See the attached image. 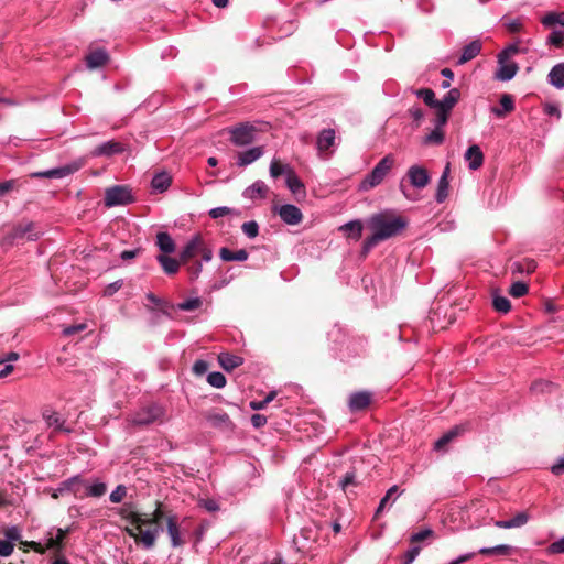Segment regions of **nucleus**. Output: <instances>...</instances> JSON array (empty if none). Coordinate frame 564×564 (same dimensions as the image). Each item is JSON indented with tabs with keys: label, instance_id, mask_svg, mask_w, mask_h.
<instances>
[{
	"label": "nucleus",
	"instance_id": "f8f14e48",
	"mask_svg": "<svg viewBox=\"0 0 564 564\" xmlns=\"http://www.w3.org/2000/svg\"><path fill=\"white\" fill-rule=\"evenodd\" d=\"M278 215L281 220L286 225H299L303 220V214L301 209L293 204H284L275 207Z\"/></svg>",
	"mask_w": 564,
	"mask_h": 564
},
{
	"label": "nucleus",
	"instance_id": "e433bc0d",
	"mask_svg": "<svg viewBox=\"0 0 564 564\" xmlns=\"http://www.w3.org/2000/svg\"><path fill=\"white\" fill-rule=\"evenodd\" d=\"M248 252L245 249L231 251L230 249L223 247L219 250V257L223 261H246L248 259Z\"/></svg>",
	"mask_w": 564,
	"mask_h": 564
},
{
	"label": "nucleus",
	"instance_id": "9b49d317",
	"mask_svg": "<svg viewBox=\"0 0 564 564\" xmlns=\"http://www.w3.org/2000/svg\"><path fill=\"white\" fill-rule=\"evenodd\" d=\"M41 232L35 230V224L32 221L17 225L8 235L7 240L13 242L19 239L36 240Z\"/></svg>",
	"mask_w": 564,
	"mask_h": 564
},
{
	"label": "nucleus",
	"instance_id": "864d4df0",
	"mask_svg": "<svg viewBox=\"0 0 564 564\" xmlns=\"http://www.w3.org/2000/svg\"><path fill=\"white\" fill-rule=\"evenodd\" d=\"M444 141V132L440 129H433L424 137L425 144H442Z\"/></svg>",
	"mask_w": 564,
	"mask_h": 564
},
{
	"label": "nucleus",
	"instance_id": "4d7b16f0",
	"mask_svg": "<svg viewBox=\"0 0 564 564\" xmlns=\"http://www.w3.org/2000/svg\"><path fill=\"white\" fill-rule=\"evenodd\" d=\"M241 229L248 238H254L259 234V225L254 220L243 223Z\"/></svg>",
	"mask_w": 564,
	"mask_h": 564
},
{
	"label": "nucleus",
	"instance_id": "ea45409f",
	"mask_svg": "<svg viewBox=\"0 0 564 564\" xmlns=\"http://www.w3.org/2000/svg\"><path fill=\"white\" fill-rule=\"evenodd\" d=\"M118 514L129 521L131 524H134L135 523H139V521L141 520V514H139L137 511L133 510V506L131 503H126L123 505L119 511H118Z\"/></svg>",
	"mask_w": 564,
	"mask_h": 564
},
{
	"label": "nucleus",
	"instance_id": "de8ad7c7",
	"mask_svg": "<svg viewBox=\"0 0 564 564\" xmlns=\"http://www.w3.org/2000/svg\"><path fill=\"white\" fill-rule=\"evenodd\" d=\"M202 306V300L199 297H192L188 300H185L181 303H177L176 308L178 311H185L191 312L198 310Z\"/></svg>",
	"mask_w": 564,
	"mask_h": 564
},
{
	"label": "nucleus",
	"instance_id": "0eeeda50",
	"mask_svg": "<svg viewBox=\"0 0 564 564\" xmlns=\"http://www.w3.org/2000/svg\"><path fill=\"white\" fill-rule=\"evenodd\" d=\"M162 529L160 527H155L153 529L143 530L142 528L137 529L126 527L124 532L133 538L137 543H140L143 549L151 550L154 547L156 539L159 538Z\"/></svg>",
	"mask_w": 564,
	"mask_h": 564
},
{
	"label": "nucleus",
	"instance_id": "bb28decb",
	"mask_svg": "<svg viewBox=\"0 0 564 564\" xmlns=\"http://www.w3.org/2000/svg\"><path fill=\"white\" fill-rule=\"evenodd\" d=\"M285 184L289 191L294 195H302L305 196V185L301 181V178L296 175L294 170H292L286 176H285Z\"/></svg>",
	"mask_w": 564,
	"mask_h": 564
},
{
	"label": "nucleus",
	"instance_id": "8fccbe9b",
	"mask_svg": "<svg viewBox=\"0 0 564 564\" xmlns=\"http://www.w3.org/2000/svg\"><path fill=\"white\" fill-rule=\"evenodd\" d=\"M529 291V286L525 282L517 281L510 285L509 294L516 299L522 297Z\"/></svg>",
	"mask_w": 564,
	"mask_h": 564
},
{
	"label": "nucleus",
	"instance_id": "72a5a7b5",
	"mask_svg": "<svg viewBox=\"0 0 564 564\" xmlns=\"http://www.w3.org/2000/svg\"><path fill=\"white\" fill-rule=\"evenodd\" d=\"M547 78L549 83L555 88H564V63H560L553 66L547 75Z\"/></svg>",
	"mask_w": 564,
	"mask_h": 564
},
{
	"label": "nucleus",
	"instance_id": "680f3d73",
	"mask_svg": "<svg viewBox=\"0 0 564 564\" xmlns=\"http://www.w3.org/2000/svg\"><path fill=\"white\" fill-rule=\"evenodd\" d=\"M545 552L549 555L563 554L564 553V536H562L561 539L551 543L546 547Z\"/></svg>",
	"mask_w": 564,
	"mask_h": 564
},
{
	"label": "nucleus",
	"instance_id": "69168bd1",
	"mask_svg": "<svg viewBox=\"0 0 564 564\" xmlns=\"http://www.w3.org/2000/svg\"><path fill=\"white\" fill-rule=\"evenodd\" d=\"M231 213V209L229 207H226V206H220V207H215V208H212L209 210V216L213 218V219H217V218H220V217H224V216H227Z\"/></svg>",
	"mask_w": 564,
	"mask_h": 564
},
{
	"label": "nucleus",
	"instance_id": "c9c22d12",
	"mask_svg": "<svg viewBox=\"0 0 564 564\" xmlns=\"http://www.w3.org/2000/svg\"><path fill=\"white\" fill-rule=\"evenodd\" d=\"M55 528H51L45 538V543L42 544L43 554L47 551H54L56 553H61L63 551L64 545H62L61 541H57V538L53 534Z\"/></svg>",
	"mask_w": 564,
	"mask_h": 564
},
{
	"label": "nucleus",
	"instance_id": "aec40b11",
	"mask_svg": "<svg viewBox=\"0 0 564 564\" xmlns=\"http://www.w3.org/2000/svg\"><path fill=\"white\" fill-rule=\"evenodd\" d=\"M530 517L528 512L521 511L518 512L513 518L509 520H497L495 521V527L500 529H513V528H521L525 525L529 521Z\"/></svg>",
	"mask_w": 564,
	"mask_h": 564
},
{
	"label": "nucleus",
	"instance_id": "338daca9",
	"mask_svg": "<svg viewBox=\"0 0 564 564\" xmlns=\"http://www.w3.org/2000/svg\"><path fill=\"white\" fill-rule=\"evenodd\" d=\"M87 328V325L85 323L67 326L63 329L64 336H72L76 333L83 332Z\"/></svg>",
	"mask_w": 564,
	"mask_h": 564
},
{
	"label": "nucleus",
	"instance_id": "2f4dec72",
	"mask_svg": "<svg viewBox=\"0 0 564 564\" xmlns=\"http://www.w3.org/2000/svg\"><path fill=\"white\" fill-rule=\"evenodd\" d=\"M218 362L226 371H231L242 365L243 359L239 356L231 355L228 352H220L218 355Z\"/></svg>",
	"mask_w": 564,
	"mask_h": 564
},
{
	"label": "nucleus",
	"instance_id": "5701e85b",
	"mask_svg": "<svg viewBox=\"0 0 564 564\" xmlns=\"http://www.w3.org/2000/svg\"><path fill=\"white\" fill-rule=\"evenodd\" d=\"M156 261L162 267V270L167 275L176 274L180 270L181 264H183L180 260L170 257L169 254H158Z\"/></svg>",
	"mask_w": 564,
	"mask_h": 564
},
{
	"label": "nucleus",
	"instance_id": "5fc2aeb1",
	"mask_svg": "<svg viewBox=\"0 0 564 564\" xmlns=\"http://www.w3.org/2000/svg\"><path fill=\"white\" fill-rule=\"evenodd\" d=\"M564 43V32L562 30H553L546 39V44L553 45L555 47L563 46Z\"/></svg>",
	"mask_w": 564,
	"mask_h": 564
},
{
	"label": "nucleus",
	"instance_id": "412c9836",
	"mask_svg": "<svg viewBox=\"0 0 564 564\" xmlns=\"http://www.w3.org/2000/svg\"><path fill=\"white\" fill-rule=\"evenodd\" d=\"M460 98V91L457 88H453L441 99L436 100L435 109L449 112Z\"/></svg>",
	"mask_w": 564,
	"mask_h": 564
},
{
	"label": "nucleus",
	"instance_id": "9d476101",
	"mask_svg": "<svg viewBox=\"0 0 564 564\" xmlns=\"http://www.w3.org/2000/svg\"><path fill=\"white\" fill-rule=\"evenodd\" d=\"M256 128L249 122L240 123L229 130L230 141L238 147L252 143L256 139Z\"/></svg>",
	"mask_w": 564,
	"mask_h": 564
},
{
	"label": "nucleus",
	"instance_id": "c756f323",
	"mask_svg": "<svg viewBox=\"0 0 564 564\" xmlns=\"http://www.w3.org/2000/svg\"><path fill=\"white\" fill-rule=\"evenodd\" d=\"M43 417L46 424L51 427H54L56 431L64 432L69 434L73 430L65 425V420L61 417L57 412L44 413Z\"/></svg>",
	"mask_w": 564,
	"mask_h": 564
},
{
	"label": "nucleus",
	"instance_id": "f3484780",
	"mask_svg": "<svg viewBox=\"0 0 564 564\" xmlns=\"http://www.w3.org/2000/svg\"><path fill=\"white\" fill-rule=\"evenodd\" d=\"M464 159L468 163V167L473 171H476L484 163V153L479 145L474 144L466 150Z\"/></svg>",
	"mask_w": 564,
	"mask_h": 564
},
{
	"label": "nucleus",
	"instance_id": "603ef678",
	"mask_svg": "<svg viewBox=\"0 0 564 564\" xmlns=\"http://www.w3.org/2000/svg\"><path fill=\"white\" fill-rule=\"evenodd\" d=\"M523 52L524 51L519 46L518 43H512V44L508 45L507 47H505L498 54V58L500 59V62H502V59H509L513 55H517V54L523 53Z\"/></svg>",
	"mask_w": 564,
	"mask_h": 564
},
{
	"label": "nucleus",
	"instance_id": "13d9d810",
	"mask_svg": "<svg viewBox=\"0 0 564 564\" xmlns=\"http://www.w3.org/2000/svg\"><path fill=\"white\" fill-rule=\"evenodd\" d=\"M127 496V487L124 485H118L109 496V500L112 503H119Z\"/></svg>",
	"mask_w": 564,
	"mask_h": 564
},
{
	"label": "nucleus",
	"instance_id": "393cba45",
	"mask_svg": "<svg viewBox=\"0 0 564 564\" xmlns=\"http://www.w3.org/2000/svg\"><path fill=\"white\" fill-rule=\"evenodd\" d=\"M481 51V43L478 40L469 42L467 45L463 47V52L460 57L457 61V64L463 65L471 59H474Z\"/></svg>",
	"mask_w": 564,
	"mask_h": 564
},
{
	"label": "nucleus",
	"instance_id": "a18cd8bd",
	"mask_svg": "<svg viewBox=\"0 0 564 564\" xmlns=\"http://www.w3.org/2000/svg\"><path fill=\"white\" fill-rule=\"evenodd\" d=\"M415 95L421 98L429 107L435 108L436 107V100L435 94L430 88H421L415 90Z\"/></svg>",
	"mask_w": 564,
	"mask_h": 564
},
{
	"label": "nucleus",
	"instance_id": "c03bdc74",
	"mask_svg": "<svg viewBox=\"0 0 564 564\" xmlns=\"http://www.w3.org/2000/svg\"><path fill=\"white\" fill-rule=\"evenodd\" d=\"M292 170L289 164H281L276 160H272L269 172L271 177L276 178L282 174L286 176Z\"/></svg>",
	"mask_w": 564,
	"mask_h": 564
},
{
	"label": "nucleus",
	"instance_id": "4468645a",
	"mask_svg": "<svg viewBox=\"0 0 564 564\" xmlns=\"http://www.w3.org/2000/svg\"><path fill=\"white\" fill-rule=\"evenodd\" d=\"M166 532L170 536L172 547H180L185 544L176 514H170L166 518Z\"/></svg>",
	"mask_w": 564,
	"mask_h": 564
},
{
	"label": "nucleus",
	"instance_id": "bf43d9fd",
	"mask_svg": "<svg viewBox=\"0 0 564 564\" xmlns=\"http://www.w3.org/2000/svg\"><path fill=\"white\" fill-rule=\"evenodd\" d=\"M186 269L189 274L191 281H195L198 279V276L200 275V273L203 271V263H202V261L196 260L192 263H188Z\"/></svg>",
	"mask_w": 564,
	"mask_h": 564
},
{
	"label": "nucleus",
	"instance_id": "6e6552de",
	"mask_svg": "<svg viewBox=\"0 0 564 564\" xmlns=\"http://www.w3.org/2000/svg\"><path fill=\"white\" fill-rule=\"evenodd\" d=\"M105 205L107 207L128 205L133 202L131 191L122 185H115L105 192Z\"/></svg>",
	"mask_w": 564,
	"mask_h": 564
},
{
	"label": "nucleus",
	"instance_id": "a211bd4d",
	"mask_svg": "<svg viewBox=\"0 0 564 564\" xmlns=\"http://www.w3.org/2000/svg\"><path fill=\"white\" fill-rule=\"evenodd\" d=\"M371 401V393L367 391H359L350 394L348 405L352 412L366 409Z\"/></svg>",
	"mask_w": 564,
	"mask_h": 564
},
{
	"label": "nucleus",
	"instance_id": "052dcab7",
	"mask_svg": "<svg viewBox=\"0 0 564 564\" xmlns=\"http://www.w3.org/2000/svg\"><path fill=\"white\" fill-rule=\"evenodd\" d=\"M561 19H562V12H560V13L550 12L541 19V23L544 26L550 28L555 24H560Z\"/></svg>",
	"mask_w": 564,
	"mask_h": 564
},
{
	"label": "nucleus",
	"instance_id": "58836bf2",
	"mask_svg": "<svg viewBox=\"0 0 564 564\" xmlns=\"http://www.w3.org/2000/svg\"><path fill=\"white\" fill-rule=\"evenodd\" d=\"M536 269V263L532 259H524L522 261H517L511 264L512 273H527L530 274L534 272Z\"/></svg>",
	"mask_w": 564,
	"mask_h": 564
},
{
	"label": "nucleus",
	"instance_id": "dca6fc26",
	"mask_svg": "<svg viewBox=\"0 0 564 564\" xmlns=\"http://www.w3.org/2000/svg\"><path fill=\"white\" fill-rule=\"evenodd\" d=\"M269 192L268 185L263 181H256L253 184L248 186L243 193L242 196L246 199L256 200V199H262L265 198Z\"/></svg>",
	"mask_w": 564,
	"mask_h": 564
},
{
	"label": "nucleus",
	"instance_id": "37998d69",
	"mask_svg": "<svg viewBox=\"0 0 564 564\" xmlns=\"http://www.w3.org/2000/svg\"><path fill=\"white\" fill-rule=\"evenodd\" d=\"M83 484H85V480L76 475L73 476L62 482L63 489L72 491L75 496L79 495L80 487H83Z\"/></svg>",
	"mask_w": 564,
	"mask_h": 564
},
{
	"label": "nucleus",
	"instance_id": "774afa93",
	"mask_svg": "<svg viewBox=\"0 0 564 564\" xmlns=\"http://www.w3.org/2000/svg\"><path fill=\"white\" fill-rule=\"evenodd\" d=\"M421 547L420 546H412L405 552V561L404 564H412L413 561L420 554Z\"/></svg>",
	"mask_w": 564,
	"mask_h": 564
},
{
	"label": "nucleus",
	"instance_id": "39448f33",
	"mask_svg": "<svg viewBox=\"0 0 564 564\" xmlns=\"http://www.w3.org/2000/svg\"><path fill=\"white\" fill-rule=\"evenodd\" d=\"M85 165V160L83 158L77 159L68 164L63 166L39 171L31 174L33 178H64L67 177L75 172L79 171Z\"/></svg>",
	"mask_w": 564,
	"mask_h": 564
},
{
	"label": "nucleus",
	"instance_id": "f03ea898",
	"mask_svg": "<svg viewBox=\"0 0 564 564\" xmlns=\"http://www.w3.org/2000/svg\"><path fill=\"white\" fill-rule=\"evenodd\" d=\"M430 182L431 175L427 169L420 164H413L401 178L399 189L408 200L415 202L417 200V197L410 192L409 186L416 191H422L430 184Z\"/></svg>",
	"mask_w": 564,
	"mask_h": 564
},
{
	"label": "nucleus",
	"instance_id": "a19ab883",
	"mask_svg": "<svg viewBox=\"0 0 564 564\" xmlns=\"http://www.w3.org/2000/svg\"><path fill=\"white\" fill-rule=\"evenodd\" d=\"M398 490H399V488L397 485H394L388 489L386 495L381 498L379 506L376 510L377 516L384 510V508L388 503L392 505L397 500V498L399 496Z\"/></svg>",
	"mask_w": 564,
	"mask_h": 564
},
{
	"label": "nucleus",
	"instance_id": "49530a36",
	"mask_svg": "<svg viewBox=\"0 0 564 564\" xmlns=\"http://www.w3.org/2000/svg\"><path fill=\"white\" fill-rule=\"evenodd\" d=\"M207 382L217 389H221L226 386V377L219 371L209 372L207 376Z\"/></svg>",
	"mask_w": 564,
	"mask_h": 564
},
{
	"label": "nucleus",
	"instance_id": "b1692460",
	"mask_svg": "<svg viewBox=\"0 0 564 564\" xmlns=\"http://www.w3.org/2000/svg\"><path fill=\"white\" fill-rule=\"evenodd\" d=\"M155 245L158 246L162 254H171L176 249L175 241L166 231H160L156 234Z\"/></svg>",
	"mask_w": 564,
	"mask_h": 564
},
{
	"label": "nucleus",
	"instance_id": "2eb2a0df",
	"mask_svg": "<svg viewBox=\"0 0 564 564\" xmlns=\"http://www.w3.org/2000/svg\"><path fill=\"white\" fill-rule=\"evenodd\" d=\"M519 66L514 62H508V59H500L498 58V69L496 72V78L501 82H508L511 80L518 73Z\"/></svg>",
	"mask_w": 564,
	"mask_h": 564
},
{
	"label": "nucleus",
	"instance_id": "ddd939ff",
	"mask_svg": "<svg viewBox=\"0 0 564 564\" xmlns=\"http://www.w3.org/2000/svg\"><path fill=\"white\" fill-rule=\"evenodd\" d=\"M124 151V147L121 142L109 140L106 142H102L101 144L97 145L95 149L91 150L90 155L93 158H100L106 156L110 158L115 154H120Z\"/></svg>",
	"mask_w": 564,
	"mask_h": 564
},
{
	"label": "nucleus",
	"instance_id": "4be33fe9",
	"mask_svg": "<svg viewBox=\"0 0 564 564\" xmlns=\"http://www.w3.org/2000/svg\"><path fill=\"white\" fill-rule=\"evenodd\" d=\"M109 59V55L106 50L104 48H97L95 51H91L86 56V65L89 69H95L97 67H100L105 65Z\"/></svg>",
	"mask_w": 564,
	"mask_h": 564
},
{
	"label": "nucleus",
	"instance_id": "3c124183",
	"mask_svg": "<svg viewBox=\"0 0 564 564\" xmlns=\"http://www.w3.org/2000/svg\"><path fill=\"white\" fill-rule=\"evenodd\" d=\"M492 305L497 312L508 313L511 310L510 301L506 296L496 295L494 296Z\"/></svg>",
	"mask_w": 564,
	"mask_h": 564
},
{
	"label": "nucleus",
	"instance_id": "f257e3e1",
	"mask_svg": "<svg viewBox=\"0 0 564 564\" xmlns=\"http://www.w3.org/2000/svg\"><path fill=\"white\" fill-rule=\"evenodd\" d=\"M368 227L372 235L362 242V253H369L380 241L387 240L400 234L406 226L405 220L400 216H392L388 213L373 214L368 218Z\"/></svg>",
	"mask_w": 564,
	"mask_h": 564
},
{
	"label": "nucleus",
	"instance_id": "1a4fd4ad",
	"mask_svg": "<svg viewBox=\"0 0 564 564\" xmlns=\"http://www.w3.org/2000/svg\"><path fill=\"white\" fill-rule=\"evenodd\" d=\"M202 415L208 425L214 429L220 431H232L235 429V424L232 423L230 416L220 409L204 411Z\"/></svg>",
	"mask_w": 564,
	"mask_h": 564
},
{
	"label": "nucleus",
	"instance_id": "6ab92c4d",
	"mask_svg": "<svg viewBox=\"0 0 564 564\" xmlns=\"http://www.w3.org/2000/svg\"><path fill=\"white\" fill-rule=\"evenodd\" d=\"M264 154L263 147H253L246 151L238 153L237 165L238 166H247L258 159H260Z\"/></svg>",
	"mask_w": 564,
	"mask_h": 564
},
{
	"label": "nucleus",
	"instance_id": "09e8293b",
	"mask_svg": "<svg viewBox=\"0 0 564 564\" xmlns=\"http://www.w3.org/2000/svg\"><path fill=\"white\" fill-rule=\"evenodd\" d=\"M531 390L535 393H551L555 390V386L551 381L539 380L532 383Z\"/></svg>",
	"mask_w": 564,
	"mask_h": 564
},
{
	"label": "nucleus",
	"instance_id": "473e14b6",
	"mask_svg": "<svg viewBox=\"0 0 564 564\" xmlns=\"http://www.w3.org/2000/svg\"><path fill=\"white\" fill-rule=\"evenodd\" d=\"M171 183L172 177L170 176V174L166 172H160L153 176L151 181V186L154 192L163 193L171 186Z\"/></svg>",
	"mask_w": 564,
	"mask_h": 564
},
{
	"label": "nucleus",
	"instance_id": "a878e982",
	"mask_svg": "<svg viewBox=\"0 0 564 564\" xmlns=\"http://www.w3.org/2000/svg\"><path fill=\"white\" fill-rule=\"evenodd\" d=\"M335 130L334 129H324L319 132L316 140L317 150L322 153L327 151L330 147L335 144Z\"/></svg>",
	"mask_w": 564,
	"mask_h": 564
},
{
	"label": "nucleus",
	"instance_id": "423d86ee",
	"mask_svg": "<svg viewBox=\"0 0 564 564\" xmlns=\"http://www.w3.org/2000/svg\"><path fill=\"white\" fill-rule=\"evenodd\" d=\"M164 414L165 410L162 405L152 403L137 411L131 417V423L140 426L150 425L161 420Z\"/></svg>",
	"mask_w": 564,
	"mask_h": 564
},
{
	"label": "nucleus",
	"instance_id": "79ce46f5",
	"mask_svg": "<svg viewBox=\"0 0 564 564\" xmlns=\"http://www.w3.org/2000/svg\"><path fill=\"white\" fill-rule=\"evenodd\" d=\"M500 106L501 108L492 109V112L497 117H502L506 112H510L514 109L513 98L508 94L502 95L500 98Z\"/></svg>",
	"mask_w": 564,
	"mask_h": 564
},
{
	"label": "nucleus",
	"instance_id": "e2e57ef3",
	"mask_svg": "<svg viewBox=\"0 0 564 564\" xmlns=\"http://www.w3.org/2000/svg\"><path fill=\"white\" fill-rule=\"evenodd\" d=\"M355 485H356V475L354 471L346 473L345 476L339 481V486L344 491H346L349 486H355Z\"/></svg>",
	"mask_w": 564,
	"mask_h": 564
},
{
	"label": "nucleus",
	"instance_id": "6e6d98bb",
	"mask_svg": "<svg viewBox=\"0 0 564 564\" xmlns=\"http://www.w3.org/2000/svg\"><path fill=\"white\" fill-rule=\"evenodd\" d=\"M6 540L12 544L20 541L22 538V530L18 525H10L4 530Z\"/></svg>",
	"mask_w": 564,
	"mask_h": 564
},
{
	"label": "nucleus",
	"instance_id": "7c9ffc66",
	"mask_svg": "<svg viewBox=\"0 0 564 564\" xmlns=\"http://www.w3.org/2000/svg\"><path fill=\"white\" fill-rule=\"evenodd\" d=\"M362 229V223L358 219L350 220L339 227L340 231H343L348 238H351L356 241L361 238Z\"/></svg>",
	"mask_w": 564,
	"mask_h": 564
},
{
	"label": "nucleus",
	"instance_id": "f704fd0d",
	"mask_svg": "<svg viewBox=\"0 0 564 564\" xmlns=\"http://www.w3.org/2000/svg\"><path fill=\"white\" fill-rule=\"evenodd\" d=\"M83 487L85 488L86 497L99 498V497L104 496L107 491V485L104 481H100L98 479H96L91 484H88L85 480V484H83Z\"/></svg>",
	"mask_w": 564,
	"mask_h": 564
},
{
	"label": "nucleus",
	"instance_id": "c85d7f7f",
	"mask_svg": "<svg viewBox=\"0 0 564 564\" xmlns=\"http://www.w3.org/2000/svg\"><path fill=\"white\" fill-rule=\"evenodd\" d=\"M464 431L460 426H454L448 432L443 434L435 443L434 449L436 452H445L447 444H449L455 437H457Z\"/></svg>",
	"mask_w": 564,
	"mask_h": 564
},
{
	"label": "nucleus",
	"instance_id": "0e129e2a",
	"mask_svg": "<svg viewBox=\"0 0 564 564\" xmlns=\"http://www.w3.org/2000/svg\"><path fill=\"white\" fill-rule=\"evenodd\" d=\"M14 551V544H12L8 540H0V556L1 557H8L10 556Z\"/></svg>",
	"mask_w": 564,
	"mask_h": 564
},
{
	"label": "nucleus",
	"instance_id": "4c0bfd02",
	"mask_svg": "<svg viewBox=\"0 0 564 564\" xmlns=\"http://www.w3.org/2000/svg\"><path fill=\"white\" fill-rule=\"evenodd\" d=\"M514 551V547L508 544H499L491 547H480L478 554L481 555H509Z\"/></svg>",
	"mask_w": 564,
	"mask_h": 564
},
{
	"label": "nucleus",
	"instance_id": "20e7f679",
	"mask_svg": "<svg viewBox=\"0 0 564 564\" xmlns=\"http://www.w3.org/2000/svg\"><path fill=\"white\" fill-rule=\"evenodd\" d=\"M196 256H200L204 262L213 259V250L206 245L200 234L189 238L180 253V259L183 264H187Z\"/></svg>",
	"mask_w": 564,
	"mask_h": 564
},
{
	"label": "nucleus",
	"instance_id": "cd10ccee",
	"mask_svg": "<svg viewBox=\"0 0 564 564\" xmlns=\"http://www.w3.org/2000/svg\"><path fill=\"white\" fill-rule=\"evenodd\" d=\"M448 172H449V166L447 165L437 182L435 200L440 204L444 203L448 196V188H449Z\"/></svg>",
	"mask_w": 564,
	"mask_h": 564
},
{
	"label": "nucleus",
	"instance_id": "7ed1b4c3",
	"mask_svg": "<svg viewBox=\"0 0 564 564\" xmlns=\"http://www.w3.org/2000/svg\"><path fill=\"white\" fill-rule=\"evenodd\" d=\"M395 163V159L392 154H387L383 156L368 173L365 178L361 181L359 185L360 191H370L382 183L386 176L390 173L393 165Z\"/></svg>",
	"mask_w": 564,
	"mask_h": 564
}]
</instances>
